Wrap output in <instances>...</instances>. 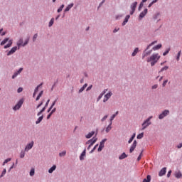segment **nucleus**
Here are the masks:
<instances>
[{"mask_svg": "<svg viewBox=\"0 0 182 182\" xmlns=\"http://www.w3.org/2000/svg\"><path fill=\"white\" fill-rule=\"evenodd\" d=\"M160 59V55L158 54H153L149 58L147 59V62H151V65L154 66L156 62Z\"/></svg>", "mask_w": 182, "mask_h": 182, "instance_id": "1", "label": "nucleus"}, {"mask_svg": "<svg viewBox=\"0 0 182 182\" xmlns=\"http://www.w3.org/2000/svg\"><path fill=\"white\" fill-rule=\"evenodd\" d=\"M151 119H153V116L149 117L144 122V123L142 124V130H144V129H146L147 127H149V126H150V124H151V122H150Z\"/></svg>", "mask_w": 182, "mask_h": 182, "instance_id": "2", "label": "nucleus"}, {"mask_svg": "<svg viewBox=\"0 0 182 182\" xmlns=\"http://www.w3.org/2000/svg\"><path fill=\"white\" fill-rule=\"evenodd\" d=\"M22 105H23V100H20L18 103L14 107L13 110H19V109L22 107Z\"/></svg>", "mask_w": 182, "mask_h": 182, "instance_id": "3", "label": "nucleus"}, {"mask_svg": "<svg viewBox=\"0 0 182 182\" xmlns=\"http://www.w3.org/2000/svg\"><path fill=\"white\" fill-rule=\"evenodd\" d=\"M96 141H97V138L94 136L92 139L88 140L86 144H90V146H92L93 144H95V143H96Z\"/></svg>", "mask_w": 182, "mask_h": 182, "instance_id": "4", "label": "nucleus"}, {"mask_svg": "<svg viewBox=\"0 0 182 182\" xmlns=\"http://www.w3.org/2000/svg\"><path fill=\"white\" fill-rule=\"evenodd\" d=\"M170 114V111L168 110H164L159 116V119H160V120H161V119H164V117H166V116H168V114Z\"/></svg>", "mask_w": 182, "mask_h": 182, "instance_id": "5", "label": "nucleus"}, {"mask_svg": "<svg viewBox=\"0 0 182 182\" xmlns=\"http://www.w3.org/2000/svg\"><path fill=\"white\" fill-rule=\"evenodd\" d=\"M137 7V1L134 2L131 5V9L132 11H130V15H133L134 14V11H136V8Z\"/></svg>", "mask_w": 182, "mask_h": 182, "instance_id": "6", "label": "nucleus"}, {"mask_svg": "<svg viewBox=\"0 0 182 182\" xmlns=\"http://www.w3.org/2000/svg\"><path fill=\"white\" fill-rule=\"evenodd\" d=\"M50 102V100H47V102L46 103L45 107L37 114V116H41V114L43 113V112L46 110V107H48V105H49Z\"/></svg>", "mask_w": 182, "mask_h": 182, "instance_id": "7", "label": "nucleus"}, {"mask_svg": "<svg viewBox=\"0 0 182 182\" xmlns=\"http://www.w3.org/2000/svg\"><path fill=\"white\" fill-rule=\"evenodd\" d=\"M107 140V139H105L100 142V146L98 148V151H102V150H103V148L105 147V143H106Z\"/></svg>", "mask_w": 182, "mask_h": 182, "instance_id": "8", "label": "nucleus"}, {"mask_svg": "<svg viewBox=\"0 0 182 182\" xmlns=\"http://www.w3.org/2000/svg\"><path fill=\"white\" fill-rule=\"evenodd\" d=\"M16 50H18V47L14 46L13 47L11 50H9L7 53V56H10V55H14V53H15L16 52Z\"/></svg>", "mask_w": 182, "mask_h": 182, "instance_id": "9", "label": "nucleus"}, {"mask_svg": "<svg viewBox=\"0 0 182 182\" xmlns=\"http://www.w3.org/2000/svg\"><path fill=\"white\" fill-rule=\"evenodd\" d=\"M136 146H137V141L134 140L130 149H129V152L133 153V151H134V149H136Z\"/></svg>", "mask_w": 182, "mask_h": 182, "instance_id": "10", "label": "nucleus"}, {"mask_svg": "<svg viewBox=\"0 0 182 182\" xmlns=\"http://www.w3.org/2000/svg\"><path fill=\"white\" fill-rule=\"evenodd\" d=\"M112 95H113V93H112V92H109V93L106 94L105 95V98L103 100V102H107V100H109V99H110V97H112Z\"/></svg>", "mask_w": 182, "mask_h": 182, "instance_id": "11", "label": "nucleus"}, {"mask_svg": "<svg viewBox=\"0 0 182 182\" xmlns=\"http://www.w3.org/2000/svg\"><path fill=\"white\" fill-rule=\"evenodd\" d=\"M33 147V141H31V143L28 144L25 148V151H29Z\"/></svg>", "mask_w": 182, "mask_h": 182, "instance_id": "12", "label": "nucleus"}, {"mask_svg": "<svg viewBox=\"0 0 182 182\" xmlns=\"http://www.w3.org/2000/svg\"><path fill=\"white\" fill-rule=\"evenodd\" d=\"M167 171V168H163L159 173V177H162V176H164V174H166Z\"/></svg>", "mask_w": 182, "mask_h": 182, "instance_id": "13", "label": "nucleus"}, {"mask_svg": "<svg viewBox=\"0 0 182 182\" xmlns=\"http://www.w3.org/2000/svg\"><path fill=\"white\" fill-rule=\"evenodd\" d=\"M148 10L147 9H145L140 14H139V18H142L147 15Z\"/></svg>", "mask_w": 182, "mask_h": 182, "instance_id": "14", "label": "nucleus"}, {"mask_svg": "<svg viewBox=\"0 0 182 182\" xmlns=\"http://www.w3.org/2000/svg\"><path fill=\"white\" fill-rule=\"evenodd\" d=\"M23 70V68H20L19 70L14 73V74L12 76V79H15V77H16V76H18V75H19V73H21V72H22Z\"/></svg>", "mask_w": 182, "mask_h": 182, "instance_id": "15", "label": "nucleus"}, {"mask_svg": "<svg viewBox=\"0 0 182 182\" xmlns=\"http://www.w3.org/2000/svg\"><path fill=\"white\" fill-rule=\"evenodd\" d=\"M18 49L21 48V46H23V39L20 38L17 42Z\"/></svg>", "mask_w": 182, "mask_h": 182, "instance_id": "16", "label": "nucleus"}, {"mask_svg": "<svg viewBox=\"0 0 182 182\" xmlns=\"http://www.w3.org/2000/svg\"><path fill=\"white\" fill-rule=\"evenodd\" d=\"M12 40H9L8 44L4 46V49H8V48H11V46H12Z\"/></svg>", "mask_w": 182, "mask_h": 182, "instance_id": "17", "label": "nucleus"}, {"mask_svg": "<svg viewBox=\"0 0 182 182\" xmlns=\"http://www.w3.org/2000/svg\"><path fill=\"white\" fill-rule=\"evenodd\" d=\"M85 156H86V149H85L82 152V154H81V155L80 156V160H85Z\"/></svg>", "mask_w": 182, "mask_h": 182, "instance_id": "18", "label": "nucleus"}, {"mask_svg": "<svg viewBox=\"0 0 182 182\" xmlns=\"http://www.w3.org/2000/svg\"><path fill=\"white\" fill-rule=\"evenodd\" d=\"M73 5H74L73 3L69 4V5L66 7V9H65V12H68V11H70V9L73 8Z\"/></svg>", "mask_w": 182, "mask_h": 182, "instance_id": "19", "label": "nucleus"}, {"mask_svg": "<svg viewBox=\"0 0 182 182\" xmlns=\"http://www.w3.org/2000/svg\"><path fill=\"white\" fill-rule=\"evenodd\" d=\"M56 170V165H53L49 170H48V173H50V174H51V173H53V171H55Z\"/></svg>", "mask_w": 182, "mask_h": 182, "instance_id": "20", "label": "nucleus"}, {"mask_svg": "<svg viewBox=\"0 0 182 182\" xmlns=\"http://www.w3.org/2000/svg\"><path fill=\"white\" fill-rule=\"evenodd\" d=\"M127 157V154H126V153L124 152L119 156V160H123L124 159H126Z\"/></svg>", "mask_w": 182, "mask_h": 182, "instance_id": "21", "label": "nucleus"}, {"mask_svg": "<svg viewBox=\"0 0 182 182\" xmlns=\"http://www.w3.org/2000/svg\"><path fill=\"white\" fill-rule=\"evenodd\" d=\"M95 134V131H92L87 135H86V139H90Z\"/></svg>", "mask_w": 182, "mask_h": 182, "instance_id": "22", "label": "nucleus"}, {"mask_svg": "<svg viewBox=\"0 0 182 182\" xmlns=\"http://www.w3.org/2000/svg\"><path fill=\"white\" fill-rule=\"evenodd\" d=\"M111 130H112V122H110V124L106 128L105 132H106V133H109Z\"/></svg>", "mask_w": 182, "mask_h": 182, "instance_id": "23", "label": "nucleus"}, {"mask_svg": "<svg viewBox=\"0 0 182 182\" xmlns=\"http://www.w3.org/2000/svg\"><path fill=\"white\" fill-rule=\"evenodd\" d=\"M119 114V111H117L115 114H112V116L110 118V122H113L114 120V117H116Z\"/></svg>", "mask_w": 182, "mask_h": 182, "instance_id": "24", "label": "nucleus"}, {"mask_svg": "<svg viewBox=\"0 0 182 182\" xmlns=\"http://www.w3.org/2000/svg\"><path fill=\"white\" fill-rule=\"evenodd\" d=\"M42 120H43V115H42L41 117H40L36 122V124H39V123H41L42 122Z\"/></svg>", "mask_w": 182, "mask_h": 182, "instance_id": "25", "label": "nucleus"}, {"mask_svg": "<svg viewBox=\"0 0 182 182\" xmlns=\"http://www.w3.org/2000/svg\"><path fill=\"white\" fill-rule=\"evenodd\" d=\"M151 180V176L150 175H148L146 176V179L144 178L143 182H150Z\"/></svg>", "mask_w": 182, "mask_h": 182, "instance_id": "26", "label": "nucleus"}, {"mask_svg": "<svg viewBox=\"0 0 182 182\" xmlns=\"http://www.w3.org/2000/svg\"><path fill=\"white\" fill-rule=\"evenodd\" d=\"M175 177H176V178H181V177H182L181 172H176V173H175Z\"/></svg>", "mask_w": 182, "mask_h": 182, "instance_id": "27", "label": "nucleus"}, {"mask_svg": "<svg viewBox=\"0 0 182 182\" xmlns=\"http://www.w3.org/2000/svg\"><path fill=\"white\" fill-rule=\"evenodd\" d=\"M139 53V48H136L132 54V56H136Z\"/></svg>", "mask_w": 182, "mask_h": 182, "instance_id": "28", "label": "nucleus"}, {"mask_svg": "<svg viewBox=\"0 0 182 182\" xmlns=\"http://www.w3.org/2000/svg\"><path fill=\"white\" fill-rule=\"evenodd\" d=\"M56 102H57V100H55L53 104L51 105L50 107L48 109V113H49V112H50V110H52V109L53 108V106H55V105H56Z\"/></svg>", "mask_w": 182, "mask_h": 182, "instance_id": "29", "label": "nucleus"}, {"mask_svg": "<svg viewBox=\"0 0 182 182\" xmlns=\"http://www.w3.org/2000/svg\"><path fill=\"white\" fill-rule=\"evenodd\" d=\"M9 41V38H6L4 41H1V46H4V45H5V43H6V42H8Z\"/></svg>", "mask_w": 182, "mask_h": 182, "instance_id": "30", "label": "nucleus"}, {"mask_svg": "<svg viewBox=\"0 0 182 182\" xmlns=\"http://www.w3.org/2000/svg\"><path fill=\"white\" fill-rule=\"evenodd\" d=\"M42 95H43V91H41L38 95L37 96L36 100L38 101L42 97Z\"/></svg>", "mask_w": 182, "mask_h": 182, "instance_id": "31", "label": "nucleus"}, {"mask_svg": "<svg viewBox=\"0 0 182 182\" xmlns=\"http://www.w3.org/2000/svg\"><path fill=\"white\" fill-rule=\"evenodd\" d=\"M160 48H161V44H159V45L154 46V47L153 48V50H159V49H160Z\"/></svg>", "mask_w": 182, "mask_h": 182, "instance_id": "32", "label": "nucleus"}, {"mask_svg": "<svg viewBox=\"0 0 182 182\" xmlns=\"http://www.w3.org/2000/svg\"><path fill=\"white\" fill-rule=\"evenodd\" d=\"M152 50H151L150 51L147 52V53H143V59H144V58H146V56H148V55H150V53H151Z\"/></svg>", "mask_w": 182, "mask_h": 182, "instance_id": "33", "label": "nucleus"}, {"mask_svg": "<svg viewBox=\"0 0 182 182\" xmlns=\"http://www.w3.org/2000/svg\"><path fill=\"white\" fill-rule=\"evenodd\" d=\"M168 69V66H165L161 69V70L159 71V73H161V72H164V70H167Z\"/></svg>", "mask_w": 182, "mask_h": 182, "instance_id": "34", "label": "nucleus"}, {"mask_svg": "<svg viewBox=\"0 0 182 182\" xmlns=\"http://www.w3.org/2000/svg\"><path fill=\"white\" fill-rule=\"evenodd\" d=\"M42 83L41 84H40L39 85H38L36 87V89H35V90H34V92L35 93H38V90H39V87H41V86H42Z\"/></svg>", "mask_w": 182, "mask_h": 182, "instance_id": "35", "label": "nucleus"}, {"mask_svg": "<svg viewBox=\"0 0 182 182\" xmlns=\"http://www.w3.org/2000/svg\"><path fill=\"white\" fill-rule=\"evenodd\" d=\"M63 8H65V5H64V4H62V5L60 6V7L58 9V13H59V12H62Z\"/></svg>", "mask_w": 182, "mask_h": 182, "instance_id": "36", "label": "nucleus"}, {"mask_svg": "<svg viewBox=\"0 0 182 182\" xmlns=\"http://www.w3.org/2000/svg\"><path fill=\"white\" fill-rule=\"evenodd\" d=\"M30 176L32 177L33 176H35V169L32 168L30 171Z\"/></svg>", "mask_w": 182, "mask_h": 182, "instance_id": "37", "label": "nucleus"}, {"mask_svg": "<svg viewBox=\"0 0 182 182\" xmlns=\"http://www.w3.org/2000/svg\"><path fill=\"white\" fill-rule=\"evenodd\" d=\"M60 157H63V156H66V151H63L59 154Z\"/></svg>", "mask_w": 182, "mask_h": 182, "instance_id": "38", "label": "nucleus"}, {"mask_svg": "<svg viewBox=\"0 0 182 182\" xmlns=\"http://www.w3.org/2000/svg\"><path fill=\"white\" fill-rule=\"evenodd\" d=\"M155 43H157V41H153L152 43H151L146 48V50L149 49L151 46H153V45H154Z\"/></svg>", "mask_w": 182, "mask_h": 182, "instance_id": "39", "label": "nucleus"}, {"mask_svg": "<svg viewBox=\"0 0 182 182\" xmlns=\"http://www.w3.org/2000/svg\"><path fill=\"white\" fill-rule=\"evenodd\" d=\"M55 19L54 18H51V20L49 22V25L48 26H52V25H53V22H54Z\"/></svg>", "mask_w": 182, "mask_h": 182, "instance_id": "40", "label": "nucleus"}, {"mask_svg": "<svg viewBox=\"0 0 182 182\" xmlns=\"http://www.w3.org/2000/svg\"><path fill=\"white\" fill-rule=\"evenodd\" d=\"M11 159L9 158L7 159H6L4 163H3V166H4V164H6V163H9V161H11Z\"/></svg>", "mask_w": 182, "mask_h": 182, "instance_id": "41", "label": "nucleus"}, {"mask_svg": "<svg viewBox=\"0 0 182 182\" xmlns=\"http://www.w3.org/2000/svg\"><path fill=\"white\" fill-rule=\"evenodd\" d=\"M29 43V38H28L25 42L23 43V46H26V44Z\"/></svg>", "mask_w": 182, "mask_h": 182, "instance_id": "42", "label": "nucleus"}, {"mask_svg": "<svg viewBox=\"0 0 182 182\" xmlns=\"http://www.w3.org/2000/svg\"><path fill=\"white\" fill-rule=\"evenodd\" d=\"M180 56H181V51H179L178 53V55H177V57H176L177 60H180Z\"/></svg>", "mask_w": 182, "mask_h": 182, "instance_id": "43", "label": "nucleus"}, {"mask_svg": "<svg viewBox=\"0 0 182 182\" xmlns=\"http://www.w3.org/2000/svg\"><path fill=\"white\" fill-rule=\"evenodd\" d=\"M127 22H129V19L124 18V21L122 23V26H124V25H126V23H127Z\"/></svg>", "mask_w": 182, "mask_h": 182, "instance_id": "44", "label": "nucleus"}, {"mask_svg": "<svg viewBox=\"0 0 182 182\" xmlns=\"http://www.w3.org/2000/svg\"><path fill=\"white\" fill-rule=\"evenodd\" d=\"M143 136H144V134L141 133V134L137 135L136 138L137 139H143Z\"/></svg>", "mask_w": 182, "mask_h": 182, "instance_id": "45", "label": "nucleus"}, {"mask_svg": "<svg viewBox=\"0 0 182 182\" xmlns=\"http://www.w3.org/2000/svg\"><path fill=\"white\" fill-rule=\"evenodd\" d=\"M20 157L21 159H23V157H25V152L21 151L20 154Z\"/></svg>", "mask_w": 182, "mask_h": 182, "instance_id": "46", "label": "nucleus"}, {"mask_svg": "<svg viewBox=\"0 0 182 182\" xmlns=\"http://www.w3.org/2000/svg\"><path fill=\"white\" fill-rule=\"evenodd\" d=\"M38 38V33H36L34 36H33V42H35L36 41Z\"/></svg>", "mask_w": 182, "mask_h": 182, "instance_id": "47", "label": "nucleus"}, {"mask_svg": "<svg viewBox=\"0 0 182 182\" xmlns=\"http://www.w3.org/2000/svg\"><path fill=\"white\" fill-rule=\"evenodd\" d=\"M97 146H99V144H96L94 148L91 150L90 153H93L95 151V150L97 148Z\"/></svg>", "mask_w": 182, "mask_h": 182, "instance_id": "48", "label": "nucleus"}, {"mask_svg": "<svg viewBox=\"0 0 182 182\" xmlns=\"http://www.w3.org/2000/svg\"><path fill=\"white\" fill-rule=\"evenodd\" d=\"M5 174H6V169L3 170L1 177H4V176H5Z\"/></svg>", "mask_w": 182, "mask_h": 182, "instance_id": "49", "label": "nucleus"}, {"mask_svg": "<svg viewBox=\"0 0 182 182\" xmlns=\"http://www.w3.org/2000/svg\"><path fill=\"white\" fill-rule=\"evenodd\" d=\"M143 6H144V4H143V3H140V4H139V11H141V8H143Z\"/></svg>", "mask_w": 182, "mask_h": 182, "instance_id": "50", "label": "nucleus"}, {"mask_svg": "<svg viewBox=\"0 0 182 182\" xmlns=\"http://www.w3.org/2000/svg\"><path fill=\"white\" fill-rule=\"evenodd\" d=\"M103 95L104 93H101L99 96H98V98H97V100H100V99H102V97H103Z\"/></svg>", "mask_w": 182, "mask_h": 182, "instance_id": "51", "label": "nucleus"}, {"mask_svg": "<svg viewBox=\"0 0 182 182\" xmlns=\"http://www.w3.org/2000/svg\"><path fill=\"white\" fill-rule=\"evenodd\" d=\"M167 82H168V80H166L165 81H164L162 86L163 87H164L166 86V85H167Z\"/></svg>", "mask_w": 182, "mask_h": 182, "instance_id": "52", "label": "nucleus"}, {"mask_svg": "<svg viewBox=\"0 0 182 182\" xmlns=\"http://www.w3.org/2000/svg\"><path fill=\"white\" fill-rule=\"evenodd\" d=\"M42 105H43V101H42L36 107V109H39V107H41V106H42Z\"/></svg>", "mask_w": 182, "mask_h": 182, "instance_id": "53", "label": "nucleus"}, {"mask_svg": "<svg viewBox=\"0 0 182 182\" xmlns=\"http://www.w3.org/2000/svg\"><path fill=\"white\" fill-rule=\"evenodd\" d=\"M42 105H43V101H42L36 107V109H39V107H41V106H42Z\"/></svg>", "mask_w": 182, "mask_h": 182, "instance_id": "54", "label": "nucleus"}, {"mask_svg": "<svg viewBox=\"0 0 182 182\" xmlns=\"http://www.w3.org/2000/svg\"><path fill=\"white\" fill-rule=\"evenodd\" d=\"M22 90H23V88L22 87H19L17 90L18 93H21V92H22Z\"/></svg>", "mask_w": 182, "mask_h": 182, "instance_id": "55", "label": "nucleus"}, {"mask_svg": "<svg viewBox=\"0 0 182 182\" xmlns=\"http://www.w3.org/2000/svg\"><path fill=\"white\" fill-rule=\"evenodd\" d=\"M141 154H142V152L140 154V155L137 158L138 161H140V160H141Z\"/></svg>", "mask_w": 182, "mask_h": 182, "instance_id": "56", "label": "nucleus"}, {"mask_svg": "<svg viewBox=\"0 0 182 182\" xmlns=\"http://www.w3.org/2000/svg\"><path fill=\"white\" fill-rule=\"evenodd\" d=\"M133 140H134V139L131 136V138H130L129 140L128 141V143H129V144L132 143V141H133Z\"/></svg>", "mask_w": 182, "mask_h": 182, "instance_id": "57", "label": "nucleus"}, {"mask_svg": "<svg viewBox=\"0 0 182 182\" xmlns=\"http://www.w3.org/2000/svg\"><path fill=\"white\" fill-rule=\"evenodd\" d=\"M83 90H85V87H82L79 90V93H82V92H83Z\"/></svg>", "mask_w": 182, "mask_h": 182, "instance_id": "58", "label": "nucleus"}, {"mask_svg": "<svg viewBox=\"0 0 182 182\" xmlns=\"http://www.w3.org/2000/svg\"><path fill=\"white\" fill-rule=\"evenodd\" d=\"M170 176H171V170L168 171V173H167V177H170Z\"/></svg>", "mask_w": 182, "mask_h": 182, "instance_id": "59", "label": "nucleus"}, {"mask_svg": "<svg viewBox=\"0 0 182 182\" xmlns=\"http://www.w3.org/2000/svg\"><path fill=\"white\" fill-rule=\"evenodd\" d=\"M106 119H107V115H105L101 120H102V122H105V120H106Z\"/></svg>", "mask_w": 182, "mask_h": 182, "instance_id": "60", "label": "nucleus"}, {"mask_svg": "<svg viewBox=\"0 0 182 182\" xmlns=\"http://www.w3.org/2000/svg\"><path fill=\"white\" fill-rule=\"evenodd\" d=\"M182 147V143H180L178 146H177V149H181Z\"/></svg>", "mask_w": 182, "mask_h": 182, "instance_id": "61", "label": "nucleus"}, {"mask_svg": "<svg viewBox=\"0 0 182 182\" xmlns=\"http://www.w3.org/2000/svg\"><path fill=\"white\" fill-rule=\"evenodd\" d=\"M157 87H159V85H154L152 86V89H157Z\"/></svg>", "mask_w": 182, "mask_h": 182, "instance_id": "62", "label": "nucleus"}, {"mask_svg": "<svg viewBox=\"0 0 182 182\" xmlns=\"http://www.w3.org/2000/svg\"><path fill=\"white\" fill-rule=\"evenodd\" d=\"M119 29V28L114 29V31H113L114 33H116V32H118Z\"/></svg>", "mask_w": 182, "mask_h": 182, "instance_id": "63", "label": "nucleus"}, {"mask_svg": "<svg viewBox=\"0 0 182 182\" xmlns=\"http://www.w3.org/2000/svg\"><path fill=\"white\" fill-rule=\"evenodd\" d=\"M168 50H166V51H165L164 53H163V55H164V56H166V55H167L168 53Z\"/></svg>", "mask_w": 182, "mask_h": 182, "instance_id": "64", "label": "nucleus"}]
</instances>
